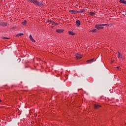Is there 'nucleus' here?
Masks as SVG:
<instances>
[{"mask_svg":"<svg viewBox=\"0 0 126 126\" xmlns=\"http://www.w3.org/2000/svg\"><path fill=\"white\" fill-rule=\"evenodd\" d=\"M117 68H120V66H117Z\"/></svg>","mask_w":126,"mask_h":126,"instance_id":"23","label":"nucleus"},{"mask_svg":"<svg viewBox=\"0 0 126 126\" xmlns=\"http://www.w3.org/2000/svg\"><path fill=\"white\" fill-rule=\"evenodd\" d=\"M69 12H71V13H74V14L76 13V10H70Z\"/></svg>","mask_w":126,"mask_h":126,"instance_id":"13","label":"nucleus"},{"mask_svg":"<svg viewBox=\"0 0 126 126\" xmlns=\"http://www.w3.org/2000/svg\"><path fill=\"white\" fill-rule=\"evenodd\" d=\"M76 60H80L81 58H82V55L79 54H76Z\"/></svg>","mask_w":126,"mask_h":126,"instance_id":"3","label":"nucleus"},{"mask_svg":"<svg viewBox=\"0 0 126 126\" xmlns=\"http://www.w3.org/2000/svg\"><path fill=\"white\" fill-rule=\"evenodd\" d=\"M76 13H81L80 11H76Z\"/></svg>","mask_w":126,"mask_h":126,"instance_id":"20","label":"nucleus"},{"mask_svg":"<svg viewBox=\"0 0 126 126\" xmlns=\"http://www.w3.org/2000/svg\"><path fill=\"white\" fill-rule=\"evenodd\" d=\"M51 23L53 25H58V23H55V22L51 21Z\"/></svg>","mask_w":126,"mask_h":126,"instance_id":"18","label":"nucleus"},{"mask_svg":"<svg viewBox=\"0 0 126 126\" xmlns=\"http://www.w3.org/2000/svg\"><path fill=\"white\" fill-rule=\"evenodd\" d=\"M24 35L23 33H19V34H16V37H20V36H22V35Z\"/></svg>","mask_w":126,"mask_h":126,"instance_id":"12","label":"nucleus"},{"mask_svg":"<svg viewBox=\"0 0 126 126\" xmlns=\"http://www.w3.org/2000/svg\"><path fill=\"white\" fill-rule=\"evenodd\" d=\"M106 25H108L107 24H100L95 25V27L98 30H100V29H103L104 28V27H102V26H106Z\"/></svg>","mask_w":126,"mask_h":126,"instance_id":"1","label":"nucleus"},{"mask_svg":"<svg viewBox=\"0 0 126 126\" xmlns=\"http://www.w3.org/2000/svg\"><path fill=\"white\" fill-rule=\"evenodd\" d=\"M0 25H2V26H7V23L2 22L0 23Z\"/></svg>","mask_w":126,"mask_h":126,"instance_id":"5","label":"nucleus"},{"mask_svg":"<svg viewBox=\"0 0 126 126\" xmlns=\"http://www.w3.org/2000/svg\"><path fill=\"white\" fill-rule=\"evenodd\" d=\"M33 4L35 5H38L39 6H42L43 5V4L41 2H39L37 0H34Z\"/></svg>","mask_w":126,"mask_h":126,"instance_id":"2","label":"nucleus"},{"mask_svg":"<svg viewBox=\"0 0 126 126\" xmlns=\"http://www.w3.org/2000/svg\"><path fill=\"white\" fill-rule=\"evenodd\" d=\"M118 58H119V59H120V58H121V59H122V54L121 53H120V52H118Z\"/></svg>","mask_w":126,"mask_h":126,"instance_id":"11","label":"nucleus"},{"mask_svg":"<svg viewBox=\"0 0 126 126\" xmlns=\"http://www.w3.org/2000/svg\"><path fill=\"white\" fill-rule=\"evenodd\" d=\"M80 12H81V13H83V12H84V10H81Z\"/></svg>","mask_w":126,"mask_h":126,"instance_id":"21","label":"nucleus"},{"mask_svg":"<svg viewBox=\"0 0 126 126\" xmlns=\"http://www.w3.org/2000/svg\"><path fill=\"white\" fill-rule=\"evenodd\" d=\"M96 32V29H94V30H93L91 31V32Z\"/></svg>","mask_w":126,"mask_h":126,"instance_id":"19","label":"nucleus"},{"mask_svg":"<svg viewBox=\"0 0 126 126\" xmlns=\"http://www.w3.org/2000/svg\"><path fill=\"white\" fill-rule=\"evenodd\" d=\"M119 2H121V3H124V4H126V1L125 0H120Z\"/></svg>","mask_w":126,"mask_h":126,"instance_id":"9","label":"nucleus"},{"mask_svg":"<svg viewBox=\"0 0 126 126\" xmlns=\"http://www.w3.org/2000/svg\"><path fill=\"white\" fill-rule=\"evenodd\" d=\"M56 32L58 33H63V30H57Z\"/></svg>","mask_w":126,"mask_h":126,"instance_id":"10","label":"nucleus"},{"mask_svg":"<svg viewBox=\"0 0 126 126\" xmlns=\"http://www.w3.org/2000/svg\"><path fill=\"white\" fill-rule=\"evenodd\" d=\"M94 58L87 61V63H92L93 62H94Z\"/></svg>","mask_w":126,"mask_h":126,"instance_id":"7","label":"nucleus"},{"mask_svg":"<svg viewBox=\"0 0 126 126\" xmlns=\"http://www.w3.org/2000/svg\"><path fill=\"white\" fill-rule=\"evenodd\" d=\"M1 102V100L0 99V102Z\"/></svg>","mask_w":126,"mask_h":126,"instance_id":"24","label":"nucleus"},{"mask_svg":"<svg viewBox=\"0 0 126 126\" xmlns=\"http://www.w3.org/2000/svg\"><path fill=\"white\" fill-rule=\"evenodd\" d=\"M80 24H81L80 21L77 20L76 21V26H78V27L80 26Z\"/></svg>","mask_w":126,"mask_h":126,"instance_id":"6","label":"nucleus"},{"mask_svg":"<svg viewBox=\"0 0 126 126\" xmlns=\"http://www.w3.org/2000/svg\"><path fill=\"white\" fill-rule=\"evenodd\" d=\"M30 39L31 40H32V42H33V43L35 42V39L33 38V37H32V35H30Z\"/></svg>","mask_w":126,"mask_h":126,"instance_id":"8","label":"nucleus"},{"mask_svg":"<svg viewBox=\"0 0 126 126\" xmlns=\"http://www.w3.org/2000/svg\"><path fill=\"white\" fill-rule=\"evenodd\" d=\"M26 23H27V21L26 20H24V21L22 22L23 25H26Z\"/></svg>","mask_w":126,"mask_h":126,"instance_id":"15","label":"nucleus"},{"mask_svg":"<svg viewBox=\"0 0 126 126\" xmlns=\"http://www.w3.org/2000/svg\"><path fill=\"white\" fill-rule=\"evenodd\" d=\"M94 109H99V108L101 107V106L99 104H94Z\"/></svg>","mask_w":126,"mask_h":126,"instance_id":"4","label":"nucleus"},{"mask_svg":"<svg viewBox=\"0 0 126 126\" xmlns=\"http://www.w3.org/2000/svg\"><path fill=\"white\" fill-rule=\"evenodd\" d=\"M30 2H32V3H34V1L35 0H28Z\"/></svg>","mask_w":126,"mask_h":126,"instance_id":"17","label":"nucleus"},{"mask_svg":"<svg viewBox=\"0 0 126 126\" xmlns=\"http://www.w3.org/2000/svg\"><path fill=\"white\" fill-rule=\"evenodd\" d=\"M2 39H9V38L3 37H2Z\"/></svg>","mask_w":126,"mask_h":126,"instance_id":"22","label":"nucleus"},{"mask_svg":"<svg viewBox=\"0 0 126 126\" xmlns=\"http://www.w3.org/2000/svg\"><path fill=\"white\" fill-rule=\"evenodd\" d=\"M89 14L90 15H92V16H93L95 14L93 12H90L89 13Z\"/></svg>","mask_w":126,"mask_h":126,"instance_id":"16","label":"nucleus"},{"mask_svg":"<svg viewBox=\"0 0 126 126\" xmlns=\"http://www.w3.org/2000/svg\"><path fill=\"white\" fill-rule=\"evenodd\" d=\"M68 33L70 35H72V36H73V35H74V32H72L69 31Z\"/></svg>","mask_w":126,"mask_h":126,"instance_id":"14","label":"nucleus"}]
</instances>
